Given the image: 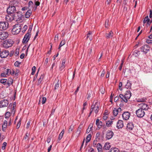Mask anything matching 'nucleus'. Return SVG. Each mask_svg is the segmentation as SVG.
Masks as SVG:
<instances>
[{"label": "nucleus", "instance_id": "obj_1", "mask_svg": "<svg viewBox=\"0 0 152 152\" xmlns=\"http://www.w3.org/2000/svg\"><path fill=\"white\" fill-rule=\"evenodd\" d=\"M14 43V42L11 39H9L4 41L3 46L5 48H8L11 47Z\"/></svg>", "mask_w": 152, "mask_h": 152}, {"label": "nucleus", "instance_id": "obj_2", "mask_svg": "<svg viewBox=\"0 0 152 152\" xmlns=\"http://www.w3.org/2000/svg\"><path fill=\"white\" fill-rule=\"evenodd\" d=\"M99 107V103L98 102H96L94 104H93L91 106L90 110L92 112L94 111L95 113L97 114L98 112Z\"/></svg>", "mask_w": 152, "mask_h": 152}, {"label": "nucleus", "instance_id": "obj_3", "mask_svg": "<svg viewBox=\"0 0 152 152\" xmlns=\"http://www.w3.org/2000/svg\"><path fill=\"white\" fill-rule=\"evenodd\" d=\"M9 24L7 22H0V30H5L8 27Z\"/></svg>", "mask_w": 152, "mask_h": 152}, {"label": "nucleus", "instance_id": "obj_4", "mask_svg": "<svg viewBox=\"0 0 152 152\" xmlns=\"http://www.w3.org/2000/svg\"><path fill=\"white\" fill-rule=\"evenodd\" d=\"M21 28L20 26H18V25H15L13 26V28L12 29V31L13 34H18L20 31Z\"/></svg>", "mask_w": 152, "mask_h": 152}, {"label": "nucleus", "instance_id": "obj_5", "mask_svg": "<svg viewBox=\"0 0 152 152\" xmlns=\"http://www.w3.org/2000/svg\"><path fill=\"white\" fill-rule=\"evenodd\" d=\"M137 116L139 118L143 117L145 114L144 111L141 109H139L136 111Z\"/></svg>", "mask_w": 152, "mask_h": 152}, {"label": "nucleus", "instance_id": "obj_6", "mask_svg": "<svg viewBox=\"0 0 152 152\" xmlns=\"http://www.w3.org/2000/svg\"><path fill=\"white\" fill-rule=\"evenodd\" d=\"M16 11V8L13 6L10 5L7 8V12L8 14H13Z\"/></svg>", "mask_w": 152, "mask_h": 152}, {"label": "nucleus", "instance_id": "obj_7", "mask_svg": "<svg viewBox=\"0 0 152 152\" xmlns=\"http://www.w3.org/2000/svg\"><path fill=\"white\" fill-rule=\"evenodd\" d=\"M138 107L140 108V109L145 110H147L148 109V105L144 102H142L140 104H138Z\"/></svg>", "mask_w": 152, "mask_h": 152}, {"label": "nucleus", "instance_id": "obj_8", "mask_svg": "<svg viewBox=\"0 0 152 152\" xmlns=\"http://www.w3.org/2000/svg\"><path fill=\"white\" fill-rule=\"evenodd\" d=\"M8 33L6 31L0 32V39L4 40L7 39L8 36Z\"/></svg>", "mask_w": 152, "mask_h": 152}, {"label": "nucleus", "instance_id": "obj_9", "mask_svg": "<svg viewBox=\"0 0 152 152\" xmlns=\"http://www.w3.org/2000/svg\"><path fill=\"white\" fill-rule=\"evenodd\" d=\"M150 48L148 45H145L141 47V50L145 54L147 53L150 50Z\"/></svg>", "mask_w": 152, "mask_h": 152}, {"label": "nucleus", "instance_id": "obj_10", "mask_svg": "<svg viewBox=\"0 0 152 152\" xmlns=\"http://www.w3.org/2000/svg\"><path fill=\"white\" fill-rule=\"evenodd\" d=\"M16 102H14L13 104L12 103H10L8 107L9 109H10V111L12 113H13L14 114L15 111V107L16 106Z\"/></svg>", "mask_w": 152, "mask_h": 152}, {"label": "nucleus", "instance_id": "obj_11", "mask_svg": "<svg viewBox=\"0 0 152 152\" xmlns=\"http://www.w3.org/2000/svg\"><path fill=\"white\" fill-rule=\"evenodd\" d=\"M9 104L8 101L6 99H3L0 102V107L2 108L7 106Z\"/></svg>", "mask_w": 152, "mask_h": 152}, {"label": "nucleus", "instance_id": "obj_12", "mask_svg": "<svg viewBox=\"0 0 152 152\" xmlns=\"http://www.w3.org/2000/svg\"><path fill=\"white\" fill-rule=\"evenodd\" d=\"M9 54L8 50H4L1 52H0V57L1 58H6Z\"/></svg>", "mask_w": 152, "mask_h": 152}, {"label": "nucleus", "instance_id": "obj_13", "mask_svg": "<svg viewBox=\"0 0 152 152\" xmlns=\"http://www.w3.org/2000/svg\"><path fill=\"white\" fill-rule=\"evenodd\" d=\"M17 16H15V18L17 19V20L18 21H20L22 20V18H23V15L20 12H17V13L15 15Z\"/></svg>", "mask_w": 152, "mask_h": 152}, {"label": "nucleus", "instance_id": "obj_14", "mask_svg": "<svg viewBox=\"0 0 152 152\" xmlns=\"http://www.w3.org/2000/svg\"><path fill=\"white\" fill-rule=\"evenodd\" d=\"M113 132L111 130L107 131L106 134V138L107 140L111 139L113 135Z\"/></svg>", "mask_w": 152, "mask_h": 152}, {"label": "nucleus", "instance_id": "obj_15", "mask_svg": "<svg viewBox=\"0 0 152 152\" xmlns=\"http://www.w3.org/2000/svg\"><path fill=\"white\" fill-rule=\"evenodd\" d=\"M130 115V114L129 112H125L122 114V116L123 119L127 120L129 118Z\"/></svg>", "mask_w": 152, "mask_h": 152}, {"label": "nucleus", "instance_id": "obj_16", "mask_svg": "<svg viewBox=\"0 0 152 152\" xmlns=\"http://www.w3.org/2000/svg\"><path fill=\"white\" fill-rule=\"evenodd\" d=\"M31 37V34L26 33L25 35L23 41V43H27Z\"/></svg>", "mask_w": 152, "mask_h": 152}, {"label": "nucleus", "instance_id": "obj_17", "mask_svg": "<svg viewBox=\"0 0 152 152\" xmlns=\"http://www.w3.org/2000/svg\"><path fill=\"white\" fill-rule=\"evenodd\" d=\"M134 127V124L132 123H128L127 124L126 129L127 130L130 131L132 130Z\"/></svg>", "mask_w": 152, "mask_h": 152}, {"label": "nucleus", "instance_id": "obj_18", "mask_svg": "<svg viewBox=\"0 0 152 152\" xmlns=\"http://www.w3.org/2000/svg\"><path fill=\"white\" fill-rule=\"evenodd\" d=\"M123 122L122 120H119L116 124V127L118 129L122 128L124 126Z\"/></svg>", "mask_w": 152, "mask_h": 152}, {"label": "nucleus", "instance_id": "obj_19", "mask_svg": "<svg viewBox=\"0 0 152 152\" xmlns=\"http://www.w3.org/2000/svg\"><path fill=\"white\" fill-rule=\"evenodd\" d=\"M13 83V80L11 78L7 79L6 87L8 88L12 85Z\"/></svg>", "mask_w": 152, "mask_h": 152}, {"label": "nucleus", "instance_id": "obj_20", "mask_svg": "<svg viewBox=\"0 0 152 152\" xmlns=\"http://www.w3.org/2000/svg\"><path fill=\"white\" fill-rule=\"evenodd\" d=\"M124 95L125 96V97L128 100V99H130L131 96V93L130 91L129 90H127Z\"/></svg>", "mask_w": 152, "mask_h": 152}, {"label": "nucleus", "instance_id": "obj_21", "mask_svg": "<svg viewBox=\"0 0 152 152\" xmlns=\"http://www.w3.org/2000/svg\"><path fill=\"white\" fill-rule=\"evenodd\" d=\"M110 143L109 142H106L103 147L104 150H109L111 147Z\"/></svg>", "mask_w": 152, "mask_h": 152}, {"label": "nucleus", "instance_id": "obj_22", "mask_svg": "<svg viewBox=\"0 0 152 152\" xmlns=\"http://www.w3.org/2000/svg\"><path fill=\"white\" fill-rule=\"evenodd\" d=\"M113 36V33L112 31H110L109 33L106 34V37L107 39L112 38Z\"/></svg>", "mask_w": 152, "mask_h": 152}, {"label": "nucleus", "instance_id": "obj_23", "mask_svg": "<svg viewBox=\"0 0 152 152\" xmlns=\"http://www.w3.org/2000/svg\"><path fill=\"white\" fill-rule=\"evenodd\" d=\"M7 121L6 120H4V123L2 126V129L3 131L4 132L5 131L6 129L7 126Z\"/></svg>", "mask_w": 152, "mask_h": 152}, {"label": "nucleus", "instance_id": "obj_24", "mask_svg": "<svg viewBox=\"0 0 152 152\" xmlns=\"http://www.w3.org/2000/svg\"><path fill=\"white\" fill-rule=\"evenodd\" d=\"M96 147L98 152H103L102 146L100 143H98L97 144Z\"/></svg>", "mask_w": 152, "mask_h": 152}, {"label": "nucleus", "instance_id": "obj_25", "mask_svg": "<svg viewBox=\"0 0 152 152\" xmlns=\"http://www.w3.org/2000/svg\"><path fill=\"white\" fill-rule=\"evenodd\" d=\"M119 97L122 99L121 102H127L128 100H127L126 98L125 97L124 95L122 94H120L119 96Z\"/></svg>", "mask_w": 152, "mask_h": 152}, {"label": "nucleus", "instance_id": "obj_26", "mask_svg": "<svg viewBox=\"0 0 152 152\" xmlns=\"http://www.w3.org/2000/svg\"><path fill=\"white\" fill-rule=\"evenodd\" d=\"M19 4L18 2L16 0H14L11 2V6H13L15 8L18 7Z\"/></svg>", "mask_w": 152, "mask_h": 152}, {"label": "nucleus", "instance_id": "obj_27", "mask_svg": "<svg viewBox=\"0 0 152 152\" xmlns=\"http://www.w3.org/2000/svg\"><path fill=\"white\" fill-rule=\"evenodd\" d=\"M132 84L130 82L129 80H127V82L125 86V88L127 89H130L131 88Z\"/></svg>", "mask_w": 152, "mask_h": 152}, {"label": "nucleus", "instance_id": "obj_28", "mask_svg": "<svg viewBox=\"0 0 152 152\" xmlns=\"http://www.w3.org/2000/svg\"><path fill=\"white\" fill-rule=\"evenodd\" d=\"M66 62V60L63 59L62 61V63L61 66L60 67V69L61 71L65 67V64Z\"/></svg>", "mask_w": 152, "mask_h": 152}, {"label": "nucleus", "instance_id": "obj_29", "mask_svg": "<svg viewBox=\"0 0 152 152\" xmlns=\"http://www.w3.org/2000/svg\"><path fill=\"white\" fill-rule=\"evenodd\" d=\"M32 13V11L31 10H28L25 14V17L26 18H28Z\"/></svg>", "mask_w": 152, "mask_h": 152}, {"label": "nucleus", "instance_id": "obj_30", "mask_svg": "<svg viewBox=\"0 0 152 152\" xmlns=\"http://www.w3.org/2000/svg\"><path fill=\"white\" fill-rule=\"evenodd\" d=\"M91 137V135L90 134H88L86 137V141L85 145H86L88 142L90 141Z\"/></svg>", "mask_w": 152, "mask_h": 152}, {"label": "nucleus", "instance_id": "obj_31", "mask_svg": "<svg viewBox=\"0 0 152 152\" xmlns=\"http://www.w3.org/2000/svg\"><path fill=\"white\" fill-rule=\"evenodd\" d=\"M110 152H120L119 149L115 147L111 148L110 151Z\"/></svg>", "mask_w": 152, "mask_h": 152}, {"label": "nucleus", "instance_id": "obj_32", "mask_svg": "<svg viewBox=\"0 0 152 152\" xmlns=\"http://www.w3.org/2000/svg\"><path fill=\"white\" fill-rule=\"evenodd\" d=\"M140 54V51L138 50H134L133 53V55L134 56L137 57Z\"/></svg>", "mask_w": 152, "mask_h": 152}, {"label": "nucleus", "instance_id": "obj_33", "mask_svg": "<svg viewBox=\"0 0 152 152\" xmlns=\"http://www.w3.org/2000/svg\"><path fill=\"white\" fill-rule=\"evenodd\" d=\"M102 121H100L99 119H97L96 120V124L98 126H101L102 125Z\"/></svg>", "mask_w": 152, "mask_h": 152}, {"label": "nucleus", "instance_id": "obj_34", "mask_svg": "<svg viewBox=\"0 0 152 152\" xmlns=\"http://www.w3.org/2000/svg\"><path fill=\"white\" fill-rule=\"evenodd\" d=\"M0 82L1 83L3 84L4 85L6 86L7 79H2L0 80Z\"/></svg>", "mask_w": 152, "mask_h": 152}, {"label": "nucleus", "instance_id": "obj_35", "mask_svg": "<svg viewBox=\"0 0 152 152\" xmlns=\"http://www.w3.org/2000/svg\"><path fill=\"white\" fill-rule=\"evenodd\" d=\"M112 124L113 121L111 120L110 121H108L106 122L107 126L108 127L110 126Z\"/></svg>", "mask_w": 152, "mask_h": 152}, {"label": "nucleus", "instance_id": "obj_36", "mask_svg": "<svg viewBox=\"0 0 152 152\" xmlns=\"http://www.w3.org/2000/svg\"><path fill=\"white\" fill-rule=\"evenodd\" d=\"M28 7L29 8H31L33 7L34 4L31 1H29L28 3Z\"/></svg>", "mask_w": 152, "mask_h": 152}, {"label": "nucleus", "instance_id": "obj_37", "mask_svg": "<svg viewBox=\"0 0 152 152\" xmlns=\"http://www.w3.org/2000/svg\"><path fill=\"white\" fill-rule=\"evenodd\" d=\"M118 112L117 110V108H115L113 110V114L114 116H116L118 114Z\"/></svg>", "mask_w": 152, "mask_h": 152}, {"label": "nucleus", "instance_id": "obj_38", "mask_svg": "<svg viewBox=\"0 0 152 152\" xmlns=\"http://www.w3.org/2000/svg\"><path fill=\"white\" fill-rule=\"evenodd\" d=\"M74 127V126L72 124L70 126L69 130H68V132L69 133H70L73 130V129Z\"/></svg>", "mask_w": 152, "mask_h": 152}, {"label": "nucleus", "instance_id": "obj_39", "mask_svg": "<svg viewBox=\"0 0 152 152\" xmlns=\"http://www.w3.org/2000/svg\"><path fill=\"white\" fill-rule=\"evenodd\" d=\"M10 115V113L9 112H7L5 113V118L7 119L9 118V117Z\"/></svg>", "mask_w": 152, "mask_h": 152}, {"label": "nucleus", "instance_id": "obj_40", "mask_svg": "<svg viewBox=\"0 0 152 152\" xmlns=\"http://www.w3.org/2000/svg\"><path fill=\"white\" fill-rule=\"evenodd\" d=\"M59 83L60 82L59 81V80L58 81L57 83L55 84V87H54V89H56L58 88L59 87Z\"/></svg>", "mask_w": 152, "mask_h": 152}, {"label": "nucleus", "instance_id": "obj_41", "mask_svg": "<svg viewBox=\"0 0 152 152\" xmlns=\"http://www.w3.org/2000/svg\"><path fill=\"white\" fill-rule=\"evenodd\" d=\"M43 77H44L43 75H42L40 76L39 78V79L38 82L39 83H41V81H42V80L43 79Z\"/></svg>", "mask_w": 152, "mask_h": 152}, {"label": "nucleus", "instance_id": "obj_42", "mask_svg": "<svg viewBox=\"0 0 152 152\" xmlns=\"http://www.w3.org/2000/svg\"><path fill=\"white\" fill-rule=\"evenodd\" d=\"M6 72V74H7V75H10L11 74V71L10 69H6V71H5Z\"/></svg>", "mask_w": 152, "mask_h": 152}, {"label": "nucleus", "instance_id": "obj_43", "mask_svg": "<svg viewBox=\"0 0 152 152\" xmlns=\"http://www.w3.org/2000/svg\"><path fill=\"white\" fill-rule=\"evenodd\" d=\"M7 145V143L6 142H4L2 144V148H1L3 150H4L5 149Z\"/></svg>", "mask_w": 152, "mask_h": 152}, {"label": "nucleus", "instance_id": "obj_44", "mask_svg": "<svg viewBox=\"0 0 152 152\" xmlns=\"http://www.w3.org/2000/svg\"><path fill=\"white\" fill-rule=\"evenodd\" d=\"M27 26L26 25H25L22 28V32L24 33L26 31L27 28Z\"/></svg>", "mask_w": 152, "mask_h": 152}, {"label": "nucleus", "instance_id": "obj_45", "mask_svg": "<svg viewBox=\"0 0 152 152\" xmlns=\"http://www.w3.org/2000/svg\"><path fill=\"white\" fill-rule=\"evenodd\" d=\"M92 91H88V92L87 94V98L88 99H89L90 97H91V94H92Z\"/></svg>", "mask_w": 152, "mask_h": 152}, {"label": "nucleus", "instance_id": "obj_46", "mask_svg": "<svg viewBox=\"0 0 152 152\" xmlns=\"http://www.w3.org/2000/svg\"><path fill=\"white\" fill-rule=\"evenodd\" d=\"M35 4L36 6V8L40 4V3L37 0H35L34 1Z\"/></svg>", "mask_w": 152, "mask_h": 152}, {"label": "nucleus", "instance_id": "obj_47", "mask_svg": "<svg viewBox=\"0 0 152 152\" xmlns=\"http://www.w3.org/2000/svg\"><path fill=\"white\" fill-rule=\"evenodd\" d=\"M119 62H120L119 60L118 59L117 60V61H116V63H115V66H114V67H115V69L117 68L118 66V65L119 63Z\"/></svg>", "mask_w": 152, "mask_h": 152}, {"label": "nucleus", "instance_id": "obj_48", "mask_svg": "<svg viewBox=\"0 0 152 152\" xmlns=\"http://www.w3.org/2000/svg\"><path fill=\"white\" fill-rule=\"evenodd\" d=\"M63 135L62 134H59L58 136V142H60V140H61V139H62V137H63Z\"/></svg>", "mask_w": 152, "mask_h": 152}, {"label": "nucleus", "instance_id": "obj_49", "mask_svg": "<svg viewBox=\"0 0 152 152\" xmlns=\"http://www.w3.org/2000/svg\"><path fill=\"white\" fill-rule=\"evenodd\" d=\"M65 42L64 40H62L60 44V47H61L62 46L65 44Z\"/></svg>", "mask_w": 152, "mask_h": 152}, {"label": "nucleus", "instance_id": "obj_50", "mask_svg": "<svg viewBox=\"0 0 152 152\" xmlns=\"http://www.w3.org/2000/svg\"><path fill=\"white\" fill-rule=\"evenodd\" d=\"M30 134L29 133H28L27 132L25 136L24 137V139L25 140H28V137L29 136Z\"/></svg>", "mask_w": 152, "mask_h": 152}, {"label": "nucleus", "instance_id": "obj_51", "mask_svg": "<svg viewBox=\"0 0 152 152\" xmlns=\"http://www.w3.org/2000/svg\"><path fill=\"white\" fill-rule=\"evenodd\" d=\"M148 16H146L145 18H144V20H143V26L144 25V24L147 22V20H148Z\"/></svg>", "mask_w": 152, "mask_h": 152}, {"label": "nucleus", "instance_id": "obj_52", "mask_svg": "<svg viewBox=\"0 0 152 152\" xmlns=\"http://www.w3.org/2000/svg\"><path fill=\"white\" fill-rule=\"evenodd\" d=\"M20 63L19 62H18V61H17L15 62L14 65L18 67L19 66V65H20Z\"/></svg>", "mask_w": 152, "mask_h": 152}, {"label": "nucleus", "instance_id": "obj_53", "mask_svg": "<svg viewBox=\"0 0 152 152\" xmlns=\"http://www.w3.org/2000/svg\"><path fill=\"white\" fill-rule=\"evenodd\" d=\"M123 63H124V61L122 60L121 61V64L120 66L119 67V69L120 70H121V69H122V66H123Z\"/></svg>", "mask_w": 152, "mask_h": 152}, {"label": "nucleus", "instance_id": "obj_54", "mask_svg": "<svg viewBox=\"0 0 152 152\" xmlns=\"http://www.w3.org/2000/svg\"><path fill=\"white\" fill-rule=\"evenodd\" d=\"M81 130L79 129H77V131L76 132V134H77V136H78L79 135L80 133Z\"/></svg>", "mask_w": 152, "mask_h": 152}, {"label": "nucleus", "instance_id": "obj_55", "mask_svg": "<svg viewBox=\"0 0 152 152\" xmlns=\"http://www.w3.org/2000/svg\"><path fill=\"white\" fill-rule=\"evenodd\" d=\"M21 124V121L20 120H19V121L18 122V124H17L16 127L17 129H18L20 125Z\"/></svg>", "mask_w": 152, "mask_h": 152}, {"label": "nucleus", "instance_id": "obj_56", "mask_svg": "<svg viewBox=\"0 0 152 152\" xmlns=\"http://www.w3.org/2000/svg\"><path fill=\"white\" fill-rule=\"evenodd\" d=\"M46 98L45 97H43L42 98V104H44L46 102Z\"/></svg>", "mask_w": 152, "mask_h": 152}, {"label": "nucleus", "instance_id": "obj_57", "mask_svg": "<svg viewBox=\"0 0 152 152\" xmlns=\"http://www.w3.org/2000/svg\"><path fill=\"white\" fill-rule=\"evenodd\" d=\"M100 134L99 132L97 133L96 135V139L99 138V137L100 136Z\"/></svg>", "mask_w": 152, "mask_h": 152}, {"label": "nucleus", "instance_id": "obj_58", "mask_svg": "<svg viewBox=\"0 0 152 152\" xmlns=\"http://www.w3.org/2000/svg\"><path fill=\"white\" fill-rule=\"evenodd\" d=\"M7 74H6V72H4L3 73H2L1 74V77H6Z\"/></svg>", "mask_w": 152, "mask_h": 152}, {"label": "nucleus", "instance_id": "obj_59", "mask_svg": "<svg viewBox=\"0 0 152 152\" xmlns=\"http://www.w3.org/2000/svg\"><path fill=\"white\" fill-rule=\"evenodd\" d=\"M145 100L143 99H138L137 100V101L138 102H142L144 101Z\"/></svg>", "mask_w": 152, "mask_h": 152}, {"label": "nucleus", "instance_id": "obj_60", "mask_svg": "<svg viewBox=\"0 0 152 152\" xmlns=\"http://www.w3.org/2000/svg\"><path fill=\"white\" fill-rule=\"evenodd\" d=\"M104 74H105V70H104V69H103L102 72V73H101V75L100 76L101 77H103L104 75Z\"/></svg>", "mask_w": 152, "mask_h": 152}, {"label": "nucleus", "instance_id": "obj_61", "mask_svg": "<svg viewBox=\"0 0 152 152\" xmlns=\"http://www.w3.org/2000/svg\"><path fill=\"white\" fill-rule=\"evenodd\" d=\"M108 20H107L105 21V26L106 28H107L108 26Z\"/></svg>", "mask_w": 152, "mask_h": 152}, {"label": "nucleus", "instance_id": "obj_62", "mask_svg": "<svg viewBox=\"0 0 152 152\" xmlns=\"http://www.w3.org/2000/svg\"><path fill=\"white\" fill-rule=\"evenodd\" d=\"M122 82H120L119 83V89L120 90H122V88H121V87H122Z\"/></svg>", "mask_w": 152, "mask_h": 152}, {"label": "nucleus", "instance_id": "obj_63", "mask_svg": "<svg viewBox=\"0 0 152 152\" xmlns=\"http://www.w3.org/2000/svg\"><path fill=\"white\" fill-rule=\"evenodd\" d=\"M58 34H56V35L55 38L54 40L55 41H57L58 40Z\"/></svg>", "mask_w": 152, "mask_h": 152}, {"label": "nucleus", "instance_id": "obj_64", "mask_svg": "<svg viewBox=\"0 0 152 152\" xmlns=\"http://www.w3.org/2000/svg\"><path fill=\"white\" fill-rule=\"evenodd\" d=\"M19 50H16L15 53V55L16 56H18L19 54Z\"/></svg>", "mask_w": 152, "mask_h": 152}]
</instances>
